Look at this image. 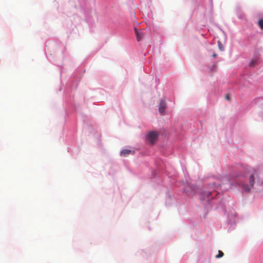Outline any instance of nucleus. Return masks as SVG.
<instances>
[{
	"mask_svg": "<svg viewBox=\"0 0 263 263\" xmlns=\"http://www.w3.org/2000/svg\"><path fill=\"white\" fill-rule=\"evenodd\" d=\"M217 54H216V53H214V54H213V58H216L217 57Z\"/></svg>",
	"mask_w": 263,
	"mask_h": 263,
	"instance_id": "obj_13",
	"label": "nucleus"
},
{
	"mask_svg": "<svg viewBox=\"0 0 263 263\" xmlns=\"http://www.w3.org/2000/svg\"><path fill=\"white\" fill-rule=\"evenodd\" d=\"M223 179L224 180V181H223L222 182V184H226V183H228V184H229V183H230V181H229V180L228 179V177H224Z\"/></svg>",
	"mask_w": 263,
	"mask_h": 263,
	"instance_id": "obj_9",
	"label": "nucleus"
},
{
	"mask_svg": "<svg viewBox=\"0 0 263 263\" xmlns=\"http://www.w3.org/2000/svg\"><path fill=\"white\" fill-rule=\"evenodd\" d=\"M134 153V150L124 149L121 151L120 155L122 156L126 157L129 155H133Z\"/></svg>",
	"mask_w": 263,
	"mask_h": 263,
	"instance_id": "obj_5",
	"label": "nucleus"
},
{
	"mask_svg": "<svg viewBox=\"0 0 263 263\" xmlns=\"http://www.w3.org/2000/svg\"><path fill=\"white\" fill-rule=\"evenodd\" d=\"M210 194H211V192H207V193H206V196L208 197H209V196H210Z\"/></svg>",
	"mask_w": 263,
	"mask_h": 263,
	"instance_id": "obj_12",
	"label": "nucleus"
},
{
	"mask_svg": "<svg viewBox=\"0 0 263 263\" xmlns=\"http://www.w3.org/2000/svg\"><path fill=\"white\" fill-rule=\"evenodd\" d=\"M226 99L228 100H230V97L229 96V95L227 94V96H226Z\"/></svg>",
	"mask_w": 263,
	"mask_h": 263,
	"instance_id": "obj_11",
	"label": "nucleus"
},
{
	"mask_svg": "<svg viewBox=\"0 0 263 263\" xmlns=\"http://www.w3.org/2000/svg\"><path fill=\"white\" fill-rule=\"evenodd\" d=\"M239 176H242L244 178L243 181L245 183L240 184L242 189L246 191L249 192L253 187L254 179L255 177L258 176V173L254 169H247V171L244 174L236 175L233 176V177H236Z\"/></svg>",
	"mask_w": 263,
	"mask_h": 263,
	"instance_id": "obj_1",
	"label": "nucleus"
},
{
	"mask_svg": "<svg viewBox=\"0 0 263 263\" xmlns=\"http://www.w3.org/2000/svg\"><path fill=\"white\" fill-rule=\"evenodd\" d=\"M258 24L260 29L263 30V18L259 20Z\"/></svg>",
	"mask_w": 263,
	"mask_h": 263,
	"instance_id": "obj_6",
	"label": "nucleus"
},
{
	"mask_svg": "<svg viewBox=\"0 0 263 263\" xmlns=\"http://www.w3.org/2000/svg\"><path fill=\"white\" fill-rule=\"evenodd\" d=\"M159 136V133L157 131L149 132V145H154L157 141Z\"/></svg>",
	"mask_w": 263,
	"mask_h": 263,
	"instance_id": "obj_3",
	"label": "nucleus"
},
{
	"mask_svg": "<svg viewBox=\"0 0 263 263\" xmlns=\"http://www.w3.org/2000/svg\"><path fill=\"white\" fill-rule=\"evenodd\" d=\"M135 30L137 36V40L138 42L143 40L146 36L147 33V31L146 28L138 29L135 28Z\"/></svg>",
	"mask_w": 263,
	"mask_h": 263,
	"instance_id": "obj_2",
	"label": "nucleus"
},
{
	"mask_svg": "<svg viewBox=\"0 0 263 263\" xmlns=\"http://www.w3.org/2000/svg\"><path fill=\"white\" fill-rule=\"evenodd\" d=\"M223 256V253L221 251H218V254L216 256V258H220Z\"/></svg>",
	"mask_w": 263,
	"mask_h": 263,
	"instance_id": "obj_8",
	"label": "nucleus"
},
{
	"mask_svg": "<svg viewBox=\"0 0 263 263\" xmlns=\"http://www.w3.org/2000/svg\"><path fill=\"white\" fill-rule=\"evenodd\" d=\"M218 46H219V49L220 50L222 51L223 50V46H222V44H221L220 41H218Z\"/></svg>",
	"mask_w": 263,
	"mask_h": 263,
	"instance_id": "obj_10",
	"label": "nucleus"
},
{
	"mask_svg": "<svg viewBox=\"0 0 263 263\" xmlns=\"http://www.w3.org/2000/svg\"><path fill=\"white\" fill-rule=\"evenodd\" d=\"M257 60H253L250 62V66L251 67H254L257 64Z\"/></svg>",
	"mask_w": 263,
	"mask_h": 263,
	"instance_id": "obj_7",
	"label": "nucleus"
},
{
	"mask_svg": "<svg viewBox=\"0 0 263 263\" xmlns=\"http://www.w3.org/2000/svg\"><path fill=\"white\" fill-rule=\"evenodd\" d=\"M167 108V105L165 102L161 100L159 106V111L161 115L164 116L166 115V109Z\"/></svg>",
	"mask_w": 263,
	"mask_h": 263,
	"instance_id": "obj_4",
	"label": "nucleus"
}]
</instances>
